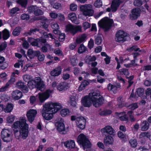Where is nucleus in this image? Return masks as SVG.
I'll list each match as a JSON object with an SVG mask.
<instances>
[{
    "label": "nucleus",
    "instance_id": "49",
    "mask_svg": "<svg viewBox=\"0 0 151 151\" xmlns=\"http://www.w3.org/2000/svg\"><path fill=\"white\" fill-rule=\"evenodd\" d=\"M94 41L91 38L88 44V47L90 49H91L94 46Z\"/></svg>",
    "mask_w": 151,
    "mask_h": 151
},
{
    "label": "nucleus",
    "instance_id": "59",
    "mask_svg": "<svg viewBox=\"0 0 151 151\" xmlns=\"http://www.w3.org/2000/svg\"><path fill=\"white\" fill-rule=\"evenodd\" d=\"M41 25L42 26V28L44 29L46 31H49V30L48 29V25L47 23L44 22H42Z\"/></svg>",
    "mask_w": 151,
    "mask_h": 151
},
{
    "label": "nucleus",
    "instance_id": "9",
    "mask_svg": "<svg viewBox=\"0 0 151 151\" xmlns=\"http://www.w3.org/2000/svg\"><path fill=\"white\" fill-rule=\"evenodd\" d=\"M65 30L66 32H69L74 35L78 32L81 30V27L79 26H74L69 24L66 26Z\"/></svg>",
    "mask_w": 151,
    "mask_h": 151
},
{
    "label": "nucleus",
    "instance_id": "15",
    "mask_svg": "<svg viewBox=\"0 0 151 151\" xmlns=\"http://www.w3.org/2000/svg\"><path fill=\"white\" fill-rule=\"evenodd\" d=\"M131 12L130 18L132 20H135L137 19L139 16L140 9L138 8H135L132 9Z\"/></svg>",
    "mask_w": 151,
    "mask_h": 151
},
{
    "label": "nucleus",
    "instance_id": "51",
    "mask_svg": "<svg viewBox=\"0 0 151 151\" xmlns=\"http://www.w3.org/2000/svg\"><path fill=\"white\" fill-rule=\"evenodd\" d=\"M24 85V83L21 81H19L16 83L17 86L19 88H21Z\"/></svg>",
    "mask_w": 151,
    "mask_h": 151
},
{
    "label": "nucleus",
    "instance_id": "53",
    "mask_svg": "<svg viewBox=\"0 0 151 151\" xmlns=\"http://www.w3.org/2000/svg\"><path fill=\"white\" fill-rule=\"evenodd\" d=\"M19 8L17 7H15L11 9L9 12L10 13L12 14H15L17 12L19 11Z\"/></svg>",
    "mask_w": 151,
    "mask_h": 151
},
{
    "label": "nucleus",
    "instance_id": "1",
    "mask_svg": "<svg viewBox=\"0 0 151 151\" xmlns=\"http://www.w3.org/2000/svg\"><path fill=\"white\" fill-rule=\"evenodd\" d=\"M24 117H20L19 121L15 122L12 125L16 138L19 140L26 139L28 136L29 127Z\"/></svg>",
    "mask_w": 151,
    "mask_h": 151
},
{
    "label": "nucleus",
    "instance_id": "19",
    "mask_svg": "<svg viewBox=\"0 0 151 151\" xmlns=\"http://www.w3.org/2000/svg\"><path fill=\"white\" fill-rule=\"evenodd\" d=\"M80 98L78 95H71L70 97V105L73 107L76 106V101Z\"/></svg>",
    "mask_w": 151,
    "mask_h": 151
},
{
    "label": "nucleus",
    "instance_id": "30",
    "mask_svg": "<svg viewBox=\"0 0 151 151\" xmlns=\"http://www.w3.org/2000/svg\"><path fill=\"white\" fill-rule=\"evenodd\" d=\"M141 129L142 131H145L148 129L149 124L146 121H143L141 125Z\"/></svg>",
    "mask_w": 151,
    "mask_h": 151
},
{
    "label": "nucleus",
    "instance_id": "27",
    "mask_svg": "<svg viewBox=\"0 0 151 151\" xmlns=\"http://www.w3.org/2000/svg\"><path fill=\"white\" fill-rule=\"evenodd\" d=\"M28 41L32 46L37 47L38 46V41L37 39H34L33 38L28 37Z\"/></svg>",
    "mask_w": 151,
    "mask_h": 151
},
{
    "label": "nucleus",
    "instance_id": "41",
    "mask_svg": "<svg viewBox=\"0 0 151 151\" xmlns=\"http://www.w3.org/2000/svg\"><path fill=\"white\" fill-rule=\"evenodd\" d=\"M144 89L142 88H139L136 89L135 94H144Z\"/></svg>",
    "mask_w": 151,
    "mask_h": 151
},
{
    "label": "nucleus",
    "instance_id": "28",
    "mask_svg": "<svg viewBox=\"0 0 151 151\" xmlns=\"http://www.w3.org/2000/svg\"><path fill=\"white\" fill-rule=\"evenodd\" d=\"M10 32L7 29H4L2 31V37L4 40H7L10 37Z\"/></svg>",
    "mask_w": 151,
    "mask_h": 151
},
{
    "label": "nucleus",
    "instance_id": "13",
    "mask_svg": "<svg viewBox=\"0 0 151 151\" xmlns=\"http://www.w3.org/2000/svg\"><path fill=\"white\" fill-rule=\"evenodd\" d=\"M86 122V120L83 117L80 116L79 118L76 119V124L78 127L81 129H83L85 127Z\"/></svg>",
    "mask_w": 151,
    "mask_h": 151
},
{
    "label": "nucleus",
    "instance_id": "23",
    "mask_svg": "<svg viewBox=\"0 0 151 151\" xmlns=\"http://www.w3.org/2000/svg\"><path fill=\"white\" fill-rule=\"evenodd\" d=\"M64 146L68 149L73 148L75 147V144L74 141L69 140L64 143Z\"/></svg>",
    "mask_w": 151,
    "mask_h": 151
},
{
    "label": "nucleus",
    "instance_id": "61",
    "mask_svg": "<svg viewBox=\"0 0 151 151\" xmlns=\"http://www.w3.org/2000/svg\"><path fill=\"white\" fill-rule=\"evenodd\" d=\"M77 59L75 58H72L70 60V63L73 66H76L77 65Z\"/></svg>",
    "mask_w": 151,
    "mask_h": 151
},
{
    "label": "nucleus",
    "instance_id": "4",
    "mask_svg": "<svg viewBox=\"0 0 151 151\" xmlns=\"http://www.w3.org/2000/svg\"><path fill=\"white\" fill-rule=\"evenodd\" d=\"M113 23V19L105 17L98 22V24L99 27L103 29L104 32H107L111 29Z\"/></svg>",
    "mask_w": 151,
    "mask_h": 151
},
{
    "label": "nucleus",
    "instance_id": "50",
    "mask_svg": "<svg viewBox=\"0 0 151 151\" xmlns=\"http://www.w3.org/2000/svg\"><path fill=\"white\" fill-rule=\"evenodd\" d=\"M102 41V38L99 36H98L95 40V43L97 45L100 44L101 43Z\"/></svg>",
    "mask_w": 151,
    "mask_h": 151
},
{
    "label": "nucleus",
    "instance_id": "47",
    "mask_svg": "<svg viewBox=\"0 0 151 151\" xmlns=\"http://www.w3.org/2000/svg\"><path fill=\"white\" fill-rule=\"evenodd\" d=\"M83 27L84 29L85 30L91 27L90 24L87 22H85L83 24Z\"/></svg>",
    "mask_w": 151,
    "mask_h": 151
},
{
    "label": "nucleus",
    "instance_id": "22",
    "mask_svg": "<svg viewBox=\"0 0 151 151\" xmlns=\"http://www.w3.org/2000/svg\"><path fill=\"white\" fill-rule=\"evenodd\" d=\"M114 142L113 138L109 135L107 136L104 138V143L106 145H113Z\"/></svg>",
    "mask_w": 151,
    "mask_h": 151
},
{
    "label": "nucleus",
    "instance_id": "8",
    "mask_svg": "<svg viewBox=\"0 0 151 151\" xmlns=\"http://www.w3.org/2000/svg\"><path fill=\"white\" fill-rule=\"evenodd\" d=\"M83 12L84 15L86 16L90 17L92 16L94 13L92 6L91 4H88L86 6H82L80 8Z\"/></svg>",
    "mask_w": 151,
    "mask_h": 151
},
{
    "label": "nucleus",
    "instance_id": "58",
    "mask_svg": "<svg viewBox=\"0 0 151 151\" xmlns=\"http://www.w3.org/2000/svg\"><path fill=\"white\" fill-rule=\"evenodd\" d=\"M101 3L100 0H96L94 3V5L96 8H99L101 6Z\"/></svg>",
    "mask_w": 151,
    "mask_h": 151
},
{
    "label": "nucleus",
    "instance_id": "25",
    "mask_svg": "<svg viewBox=\"0 0 151 151\" xmlns=\"http://www.w3.org/2000/svg\"><path fill=\"white\" fill-rule=\"evenodd\" d=\"M51 26L52 29H53V32L54 34L59 33L60 32V31L59 30V26L57 23H52Z\"/></svg>",
    "mask_w": 151,
    "mask_h": 151
},
{
    "label": "nucleus",
    "instance_id": "56",
    "mask_svg": "<svg viewBox=\"0 0 151 151\" xmlns=\"http://www.w3.org/2000/svg\"><path fill=\"white\" fill-rule=\"evenodd\" d=\"M149 136V134L148 133L145 132H142L139 135V137L142 138L144 137H148Z\"/></svg>",
    "mask_w": 151,
    "mask_h": 151
},
{
    "label": "nucleus",
    "instance_id": "35",
    "mask_svg": "<svg viewBox=\"0 0 151 151\" xmlns=\"http://www.w3.org/2000/svg\"><path fill=\"white\" fill-rule=\"evenodd\" d=\"M36 80H33L31 79L28 82L27 85L29 88L31 89L35 88Z\"/></svg>",
    "mask_w": 151,
    "mask_h": 151
},
{
    "label": "nucleus",
    "instance_id": "48",
    "mask_svg": "<svg viewBox=\"0 0 151 151\" xmlns=\"http://www.w3.org/2000/svg\"><path fill=\"white\" fill-rule=\"evenodd\" d=\"M19 3L22 7L25 8L27 6V0H20Z\"/></svg>",
    "mask_w": 151,
    "mask_h": 151
},
{
    "label": "nucleus",
    "instance_id": "54",
    "mask_svg": "<svg viewBox=\"0 0 151 151\" xmlns=\"http://www.w3.org/2000/svg\"><path fill=\"white\" fill-rule=\"evenodd\" d=\"M0 65V69L2 70L5 69L8 66V64L6 62H4Z\"/></svg>",
    "mask_w": 151,
    "mask_h": 151
},
{
    "label": "nucleus",
    "instance_id": "7",
    "mask_svg": "<svg viewBox=\"0 0 151 151\" xmlns=\"http://www.w3.org/2000/svg\"><path fill=\"white\" fill-rule=\"evenodd\" d=\"M127 33L122 30L117 31L115 35V40L117 42H124L126 40Z\"/></svg>",
    "mask_w": 151,
    "mask_h": 151
},
{
    "label": "nucleus",
    "instance_id": "16",
    "mask_svg": "<svg viewBox=\"0 0 151 151\" xmlns=\"http://www.w3.org/2000/svg\"><path fill=\"white\" fill-rule=\"evenodd\" d=\"M122 2L121 0H113L112 1L111 6L112 11L113 12H115L119 7Z\"/></svg>",
    "mask_w": 151,
    "mask_h": 151
},
{
    "label": "nucleus",
    "instance_id": "52",
    "mask_svg": "<svg viewBox=\"0 0 151 151\" xmlns=\"http://www.w3.org/2000/svg\"><path fill=\"white\" fill-rule=\"evenodd\" d=\"M29 18V14H23L21 16V19L22 20H27Z\"/></svg>",
    "mask_w": 151,
    "mask_h": 151
},
{
    "label": "nucleus",
    "instance_id": "38",
    "mask_svg": "<svg viewBox=\"0 0 151 151\" xmlns=\"http://www.w3.org/2000/svg\"><path fill=\"white\" fill-rule=\"evenodd\" d=\"M37 6H36L31 5L28 7L27 8L28 12L30 13H33L34 14L35 10L37 9Z\"/></svg>",
    "mask_w": 151,
    "mask_h": 151
},
{
    "label": "nucleus",
    "instance_id": "44",
    "mask_svg": "<svg viewBox=\"0 0 151 151\" xmlns=\"http://www.w3.org/2000/svg\"><path fill=\"white\" fill-rule=\"evenodd\" d=\"M100 91L98 89H92L91 90V92L88 94H100Z\"/></svg>",
    "mask_w": 151,
    "mask_h": 151
},
{
    "label": "nucleus",
    "instance_id": "40",
    "mask_svg": "<svg viewBox=\"0 0 151 151\" xmlns=\"http://www.w3.org/2000/svg\"><path fill=\"white\" fill-rule=\"evenodd\" d=\"M119 72L121 75H124L126 76H128L129 73L127 69L123 68L119 70Z\"/></svg>",
    "mask_w": 151,
    "mask_h": 151
},
{
    "label": "nucleus",
    "instance_id": "14",
    "mask_svg": "<svg viewBox=\"0 0 151 151\" xmlns=\"http://www.w3.org/2000/svg\"><path fill=\"white\" fill-rule=\"evenodd\" d=\"M69 83L66 81L61 82L57 86V89L60 91L63 92L67 90L69 88Z\"/></svg>",
    "mask_w": 151,
    "mask_h": 151
},
{
    "label": "nucleus",
    "instance_id": "21",
    "mask_svg": "<svg viewBox=\"0 0 151 151\" xmlns=\"http://www.w3.org/2000/svg\"><path fill=\"white\" fill-rule=\"evenodd\" d=\"M62 69L60 66H58L55 68L50 72V75L54 77L58 76L61 73Z\"/></svg>",
    "mask_w": 151,
    "mask_h": 151
},
{
    "label": "nucleus",
    "instance_id": "55",
    "mask_svg": "<svg viewBox=\"0 0 151 151\" xmlns=\"http://www.w3.org/2000/svg\"><path fill=\"white\" fill-rule=\"evenodd\" d=\"M24 81L28 83V82L31 80L30 78V76L29 75H25L23 76Z\"/></svg>",
    "mask_w": 151,
    "mask_h": 151
},
{
    "label": "nucleus",
    "instance_id": "32",
    "mask_svg": "<svg viewBox=\"0 0 151 151\" xmlns=\"http://www.w3.org/2000/svg\"><path fill=\"white\" fill-rule=\"evenodd\" d=\"M13 105L11 104L8 103L7 105L5 108L2 109L6 113L10 112L13 109Z\"/></svg>",
    "mask_w": 151,
    "mask_h": 151
},
{
    "label": "nucleus",
    "instance_id": "64",
    "mask_svg": "<svg viewBox=\"0 0 151 151\" xmlns=\"http://www.w3.org/2000/svg\"><path fill=\"white\" fill-rule=\"evenodd\" d=\"M21 89L22 91L24 93H27L28 92V88L26 85H24Z\"/></svg>",
    "mask_w": 151,
    "mask_h": 151
},
{
    "label": "nucleus",
    "instance_id": "24",
    "mask_svg": "<svg viewBox=\"0 0 151 151\" xmlns=\"http://www.w3.org/2000/svg\"><path fill=\"white\" fill-rule=\"evenodd\" d=\"M88 81L85 80L82 82L78 88V90L79 91H81L84 89L86 87L90 84V82Z\"/></svg>",
    "mask_w": 151,
    "mask_h": 151
},
{
    "label": "nucleus",
    "instance_id": "2",
    "mask_svg": "<svg viewBox=\"0 0 151 151\" xmlns=\"http://www.w3.org/2000/svg\"><path fill=\"white\" fill-rule=\"evenodd\" d=\"M43 107L41 111L42 116L46 120H49L52 118L53 114L57 112L62 106L61 104L58 103L48 102L43 105Z\"/></svg>",
    "mask_w": 151,
    "mask_h": 151
},
{
    "label": "nucleus",
    "instance_id": "43",
    "mask_svg": "<svg viewBox=\"0 0 151 151\" xmlns=\"http://www.w3.org/2000/svg\"><path fill=\"white\" fill-rule=\"evenodd\" d=\"M37 58L39 61L40 62H42L45 59V56L44 54L42 53H41L40 52V53L38 55Z\"/></svg>",
    "mask_w": 151,
    "mask_h": 151
},
{
    "label": "nucleus",
    "instance_id": "63",
    "mask_svg": "<svg viewBox=\"0 0 151 151\" xmlns=\"http://www.w3.org/2000/svg\"><path fill=\"white\" fill-rule=\"evenodd\" d=\"M54 53L58 56H62L63 55L62 51L59 49L55 50L54 51Z\"/></svg>",
    "mask_w": 151,
    "mask_h": 151
},
{
    "label": "nucleus",
    "instance_id": "20",
    "mask_svg": "<svg viewBox=\"0 0 151 151\" xmlns=\"http://www.w3.org/2000/svg\"><path fill=\"white\" fill-rule=\"evenodd\" d=\"M120 84L115 85L109 83L107 87L109 90L112 91L114 93H116L117 92V89L120 88Z\"/></svg>",
    "mask_w": 151,
    "mask_h": 151
},
{
    "label": "nucleus",
    "instance_id": "17",
    "mask_svg": "<svg viewBox=\"0 0 151 151\" xmlns=\"http://www.w3.org/2000/svg\"><path fill=\"white\" fill-rule=\"evenodd\" d=\"M35 88L38 90L42 91V88H44L45 84L43 81L39 77H37L36 79Z\"/></svg>",
    "mask_w": 151,
    "mask_h": 151
},
{
    "label": "nucleus",
    "instance_id": "3",
    "mask_svg": "<svg viewBox=\"0 0 151 151\" xmlns=\"http://www.w3.org/2000/svg\"><path fill=\"white\" fill-rule=\"evenodd\" d=\"M104 101L101 95H86L81 100L82 104L87 107H90L92 104L96 107H99L103 104Z\"/></svg>",
    "mask_w": 151,
    "mask_h": 151
},
{
    "label": "nucleus",
    "instance_id": "26",
    "mask_svg": "<svg viewBox=\"0 0 151 151\" xmlns=\"http://www.w3.org/2000/svg\"><path fill=\"white\" fill-rule=\"evenodd\" d=\"M116 114L119 116V119L121 120L126 121L128 120V118L124 112L121 113H117Z\"/></svg>",
    "mask_w": 151,
    "mask_h": 151
},
{
    "label": "nucleus",
    "instance_id": "42",
    "mask_svg": "<svg viewBox=\"0 0 151 151\" xmlns=\"http://www.w3.org/2000/svg\"><path fill=\"white\" fill-rule=\"evenodd\" d=\"M15 116L13 115H10L7 117L6 120L8 123H12L14 120Z\"/></svg>",
    "mask_w": 151,
    "mask_h": 151
},
{
    "label": "nucleus",
    "instance_id": "31",
    "mask_svg": "<svg viewBox=\"0 0 151 151\" xmlns=\"http://www.w3.org/2000/svg\"><path fill=\"white\" fill-rule=\"evenodd\" d=\"M70 112L68 109H63L60 111V114L63 116H66L70 115Z\"/></svg>",
    "mask_w": 151,
    "mask_h": 151
},
{
    "label": "nucleus",
    "instance_id": "5",
    "mask_svg": "<svg viewBox=\"0 0 151 151\" xmlns=\"http://www.w3.org/2000/svg\"><path fill=\"white\" fill-rule=\"evenodd\" d=\"M77 142L81 145L84 149L90 148L91 145L86 136L83 134H81L78 137Z\"/></svg>",
    "mask_w": 151,
    "mask_h": 151
},
{
    "label": "nucleus",
    "instance_id": "18",
    "mask_svg": "<svg viewBox=\"0 0 151 151\" xmlns=\"http://www.w3.org/2000/svg\"><path fill=\"white\" fill-rule=\"evenodd\" d=\"M40 52V51H34L32 49H29L27 52V55L30 59H34L35 57H37Z\"/></svg>",
    "mask_w": 151,
    "mask_h": 151
},
{
    "label": "nucleus",
    "instance_id": "37",
    "mask_svg": "<svg viewBox=\"0 0 151 151\" xmlns=\"http://www.w3.org/2000/svg\"><path fill=\"white\" fill-rule=\"evenodd\" d=\"M49 97V95H39L38 98L40 102L43 103Z\"/></svg>",
    "mask_w": 151,
    "mask_h": 151
},
{
    "label": "nucleus",
    "instance_id": "45",
    "mask_svg": "<svg viewBox=\"0 0 151 151\" xmlns=\"http://www.w3.org/2000/svg\"><path fill=\"white\" fill-rule=\"evenodd\" d=\"M131 146L133 147H135L137 145V142L135 139H131L129 141Z\"/></svg>",
    "mask_w": 151,
    "mask_h": 151
},
{
    "label": "nucleus",
    "instance_id": "39",
    "mask_svg": "<svg viewBox=\"0 0 151 151\" xmlns=\"http://www.w3.org/2000/svg\"><path fill=\"white\" fill-rule=\"evenodd\" d=\"M44 12L43 11L39 8V7H37V9L35 10L34 14L36 16L41 15L43 14Z\"/></svg>",
    "mask_w": 151,
    "mask_h": 151
},
{
    "label": "nucleus",
    "instance_id": "36",
    "mask_svg": "<svg viewBox=\"0 0 151 151\" xmlns=\"http://www.w3.org/2000/svg\"><path fill=\"white\" fill-rule=\"evenodd\" d=\"M87 50V48L83 44H81L78 48V52L79 54L85 52Z\"/></svg>",
    "mask_w": 151,
    "mask_h": 151
},
{
    "label": "nucleus",
    "instance_id": "11",
    "mask_svg": "<svg viewBox=\"0 0 151 151\" xmlns=\"http://www.w3.org/2000/svg\"><path fill=\"white\" fill-rule=\"evenodd\" d=\"M37 112L36 110L31 109L28 110L26 116L28 121L31 123L34 120L37 114Z\"/></svg>",
    "mask_w": 151,
    "mask_h": 151
},
{
    "label": "nucleus",
    "instance_id": "60",
    "mask_svg": "<svg viewBox=\"0 0 151 151\" xmlns=\"http://www.w3.org/2000/svg\"><path fill=\"white\" fill-rule=\"evenodd\" d=\"M53 92L52 90L50 89H47L44 93H39L37 94H50Z\"/></svg>",
    "mask_w": 151,
    "mask_h": 151
},
{
    "label": "nucleus",
    "instance_id": "12",
    "mask_svg": "<svg viewBox=\"0 0 151 151\" xmlns=\"http://www.w3.org/2000/svg\"><path fill=\"white\" fill-rule=\"evenodd\" d=\"M101 133L104 134L114 135L115 133V130L111 126L108 125L101 129Z\"/></svg>",
    "mask_w": 151,
    "mask_h": 151
},
{
    "label": "nucleus",
    "instance_id": "57",
    "mask_svg": "<svg viewBox=\"0 0 151 151\" xmlns=\"http://www.w3.org/2000/svg\"><path fill=\"white\" fill-rule=\"evenodd\" d=\"M7 44L5 41L3 44L0 45V52L5 50Z\"/></svg>",
    "mask_w": 151,
    "mask_h": 151
},
{
    "label": "nucleus",
    "instance_id": "34",
    "mask_svg": "<svg viewBox=\"0 0 151 151\" xmlns=\"http://www.w3.org/2000/svg\"><path fill=\"white\" fill-rule=\"evenodd\" d=\"M55 34L59 35L58 40L60 42H63L65 40V33H61V32L60 31V32L59 33H58Z\"/></svg>",
    "mask_w": 151,
    "mask_h": 151
},
{
    "label": "nucleus",
    "instance_id": "33",
    "mask_svg": "<svg viewBox=\"0 0 151 151\" xmlns=\"http://www.w3.org/2000/svg\"><path fill=\"white\" fill-rule=\"evenodd\" d=\"M69 19L71 20L72 22L75 23L76 21L77 17L75 13H70L68 15Z\"/></svg>",
    "mask_w": 151,
    "mask_h": 151
},
{
    "label": "nucleus",
    "instance_id": "29",
    "mask_svg": "<svg viewBox=\"0 0 151 151\" xmlns=\"http://www.w3.org/2000/svg\"><path fill=\"white\" fill-rule=\"evenodd\" d=\"M21 30V28L20 27H16L12 32V34L14 36H18L19 35Z\"/></svg>",
    "mask_w": 151,
    "mask_h": 151
},
{
    "label": "nucleus",
    "instance_id": "62",
    "mask_svg": "<svg viewBox=\"0 0 151 151\" xmlns=\"http://www.w3.org/2000/svg\"><path fill=\"white\" fill-rule=\"evenodd\" d=\"M77 6L76 5L72 4L70 5V8L71 10L72 11H76L77 9Z\"/></svg>",
    "mask_w": 151,
    "mask_h": 151
},
{
    "label": "nucleus",
    "instance_id": "46",
    "mask_svg": "<svg viewBox=\"0 0 151 151\" xmlns=\"http://www.w3.org/2000/svg\"><path fill=\"white\" fill-rule=\"evenodd\" d=\"M133 4L136 6H140L142 5V2L141 0H135Z\"/></svg>",
    "mask_w": 151,
    "mask_h": 151
},
{
    "label": "nucleus",
    "instance_id": "6",
    "mask_svg": "<svg viewBox=\"0 0 151 151\" xmlns=\"http://www.w3.org/2000/svg\"><path fill=\"white\" fill-rule=\"evenodd\" d=\"M1 136L3 140L5 142H9L12 140V133L10 130L3 129L1 132Z\"/></svg>",
    "mask_w": 151,
    "mask_h": 151
},
{
    "label": "nucleus",
    "instance_id": "10",
    "mask_svg": "<svg viewBox=\"0 0 151 151\" xmlns=\"http://www.w3.org/2000/svg\"><path fill=\"white\" fill-rule=\"evenodd\" d=\"M56 121L55 124L57 129L60 133L63 134L65 130L63 119L60 117L58 118Z\"/></svg>",
    "mask_w": 151,
    "mask_h": 151
}]
</instances>
